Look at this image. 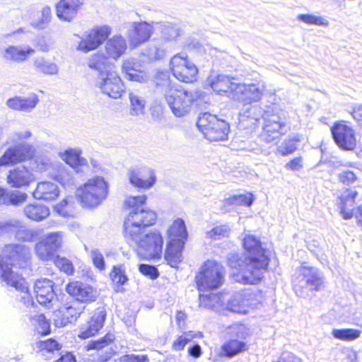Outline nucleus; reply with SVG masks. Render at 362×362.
Masks as SVG:
<instances>
[{
	"label": "nucleus",
	"mask_w": 362,
	"mask_h": 362,
	"mask_svg": "<svg viewBox=\"0 0 362 362\" xmlns=\"http://www.w3.org/2000/svg\"><path fill=\"white\" fill-rule=\"evenodd\" d=\"M245 252L230 254L229 266L238 271L233 274L235 281L243 284H256L263 278L269 259L265 254L261 241L252 235H247L243 241Z\"/></svg>",
	"instance_id": "1"
},
{
	"label": "nucleus",
	"mask_w": 362,
	"mask_h": 362,
	"mask_svg": "<svg viewBox=\"0 0 362 362\" xmlns=\"http://www.w3.org/2000/svg\"><path fill=\"white\" fill-rule=\"evenodd\" d=\"M31 136L32 133L28 130L11 134L7 141L11 145L0 157V167L14 165L33 158L32 167L34 170L38 172L47 170L52 164L49 158L47 156H35V146L25 141Z\"/></svg>",
	"instance_id": "2"
},
{
	"label": "nucleus",
	"mask_w": 362,
	"mask_h": 362,
	"mask_svg": "<svg viewBox=\"0 0 362 362\" xmlns=\"http://www.w3.org/2000/svg\"><path fill=\"white\" fill-rule=\"evenodd\" d=\"M146 196H132L126 199L124 204L130 209L124 222V232L126 239H136V234L153 225L156 220V214L145 209Z\"/></svg>",
	"instance_id": "3"
},
{
	"label": "nucleus",
	"mask_w": 362,
	"mask_h": 362,
	"mask_svg": "<svg viewBox=\"0 0 362 362\" xmlns=\"http://www.w3.org/2000/svg\"><path fill=\"white\" fill-rule=\"evenodd\" d=\"M156 80V85L160 87L173 113L178 117L185 115L194 100L193 93L173 85L166 72L160 73Z\"/></svg>",
	"instance_id": "4"
},
{
	"label": "nucleus",
	"mask_w": 362,
	"mask_h": 362,
	"mask_svg": "<svg viewBox=\"0 0 362 362\" xmlns=\"http://www.w3.org/2000/svg\"><path fill=\"white\" fill-rule=\"evenodd\" d=\"M81 149L70 148L66 150L63 154V160L69 165L71 169L63 164L59 165L57 166L53 177L64 188L73 189L74 187L76 186L73 171L80 173L88 168V160L81 156Z\"/></svg>",
	"instance_id": "5"
},
{
	"label": "nucleus",
	"mask_w": 362,
	"mask_h": 362,
	"mask_svg": "<svg viewBox=\"0 0 362 362\" xmlns=\"http://www.w3.org/2000/svg\"><path fill=\"white\" fill-rule=\"evenodd\" d=\"M108 184L103 177L89 179L76 190V196L83 207L94 208L100 205L108 194Z\"/></svg>",
	"instance_id": "6"
},
{
	"label": "nucleus",
	"mask_w": 362,
	"mask_h": 362,
	"mask_svg": "<svg viewBox=\"0 0 362 362\" xmlns=\"http://www.w3.org/2000/svg\"><path fill=\"white\" fill-rule=\"evenodd\" d=\"M170 240L167 245L165 259L173 267L182 261V250L187 237L185 223L181 218L176 219L168 229Z\"/></svg>",
	"instance_id": "7"
},
{
	"label": "nucleus",
	"mask_w": 362,
	"mask_h": 362,
	"mask_svg": "<svg viewBox=\"0 0 362 362\" xmlns=\"http://www.w3.org/2000/svg\"><path fill=\"white\" fill-rule=\"evenodd\" d=\"M136 239H126L129 244L134 243L136 246V253L141 259H160L163 239L161 234L154 230L142 235L136 234Z\"/></svg>",
	"instance_id": "8"
},
{
	"label": "nucleus",
	"mask_w": 362,
	"mask_h": 362,
	"mask_svg": "<svg viewBox=\"0 0 362 362\" xmlns=\"http://www.w3.org/2000/svg\"><path fill=\"white\" fill-rule=\"evenodd\" d=\"M197 128L210 141L227 139L230 130L229 124L209 112L201 114L197 122Z\"/></svg>",
	"instance_id": "9"
},
{
	"label": "nucleus",
	"mask_w": 362,
	"mask_h": 362,
	"mask_svg": "<svg viewBox=\"0 0 362 362\" xmlns=\"http://www.w3.org/2000/svg\"><path fill=\"white\" fill-rule=\"evenodd\" d=\"M227 334L230 339L221 346V355L231 358L247 350V344L244 341L248 336L247 329L242 324H235L228 328Z\"/></svg>",
	"instance_id": "10"
},
{
	"label": "nucleus",
	"mask_w": 362,
	"mask_h": 362,
	"mask_svg": "<svg viewBox=\"0 0 362 362\" xmlns=\"http://www.w3.org/2000/svg\"><path fill=\"white\" fill-rule=\"evenodd\" d=\"M222 266L216 262L207 260L196 276V283L199 291L216 289L223 283Z\"/></svg>",
	"instance_id": "11"
},
{
	"label": "nucleus",
	"mask_w": 362,
	"mask_h": 362,
	"mask_svg": "<svg viewBox=\"0 0 362 362\" xmlns=\"http://www.w3.org/2000/svg\"><path fill=\"white\" fill-rule=\"evenodd\" d=\"M173 76L180 81L192 83L196 80L198 69L184 54L175 55L170 60Z\"/></svg>",
	"instance_id": "12"
},
{
	"label": "nucleus",
	"mask_w": 362,
	"mask_h": 362,
	"mask_svg": "<svg viewBox=\"0 0 362 362\" xmlns=\"http://www.w3.org/2000/svg\"><path fill=\"white\" fill-rule=\"evenodd\" d=\"M263 131L261 133L260 139L267 142L271 143L275 141L280 134L286 132V126L282 122L281 118L274 113L273 110L268 107L266 115L264 119Z\"/></svg>",
	"instance_id": "13"
},
{
	"label": "nucleus",
	"mask_w": 362,
	"mask_h": 362,
	"mask_svg": "<svg viewBox=\"0 0 362 362\" xmlns=\"http://www.w3.org/2000/svg\"><path fill=\"white\" fill-rule=\"evenodd\" d=\"M298 283L295 284L296 292L298 288H308L310 291H318L324 285L322 273L314 267H300L298 269Z\"/></svg>",
	"instance_id": "14"
},
{
	"label": "nucleus",
	"mask_w": 362,
	"mask_h": 362,
	"mask_svg": "<svg viewBox=\"0 0 362 362\" xmlns=\"http://www.w3.org/2000/svg\"><path fill=\"white\" fill-rule=\"evenodd\" d=\"M95 87L100 89L102 93L113 99L121 98L124 92V83L114 71L101 78H96Z\"/></svg>",
	"instance_id": "15"
},
{
	"label": "nucleus",
	"mask_w": 362,
	"mask_h": 362,
	"mask_svg": "<svg viewBox=\"0 0 362 362\" xmlns=\"http://www.w3.org/2000/svg\"><path fill=\"white\" fill-rule=\"evenodd\" d=\"M111 33V28L108 25L98 26L88 31L82 39L77 49L87 53L100 47Z\"/></svg>",
	"instance_id": "16"
},
{
	"label": "nucleus",
	"mask_w": 362,
	"mask_h": 362,
	"mask_svg": "<svg viewBox=\"0 0 362 362\" xmlns=\"http://www.w3.org/2000/svg\"><path fill=\"white\" fill-rule=\"evenodd\" d=\"M266 112L258 105H245L239 113V129L252 132L264 119Z\"/></svg>",
	"instance_id": "17"
},
{
	"label": "nucleus",
	"mask_w": 362,
	"mask_h": 362,
	"mask_svg": "<svg viewBox=\"0 0 362 362\" xmlns=\"http://www.w3.org/2000/svg\"><path fill=\"white\" fill-rule=\"evenodd\" d=\"M2 255H0L1 259L3 257L11 261L9 264H17L19 267H23L30 257V248L25 245L21 243H11L5 245L1 250ZM4 261V259H2Z\"/></svg>",
	"instance_id": "18"
},
{
	"label": "nucleus",
	"mask_w": 362,
	"mask_h": 362,
	"mask_svg": "<svg viewBox=\"0 0 362 362\" xmlns=\"http://www.w3.org/2000/svg\"><path fill=\"white\" fill-rule=\"evenodd\" d=\"M264 87L258 84H245L238 83L233 90V99L245 105H250L259 100L262 95Z\"/></svg>",
	"instance_id": "19"
},
{
	"label": "nucleus",
	"mask_w": 362,
	"mask_h": 362,
	"mask_svg": "<svg viewBox=\"0 0 362 362\" xmlns=\"http://www.w3.org/2000/svg\"><path fill=\"white\" fill-rule=\"evenodd\" d=\"M332 137L336 144L344 150H352L356 146L354 130L346 124L335 123L331 129Z\"/></svg>",
	"instance_id": "20"
},
{
	"label": "nucleus",
	"mask_w": 362,
	"mask_h": 362,
	"mask_svg": "<svg viewBox=\"0 0 362 362\" xmlns=\"http://www.w3.org/2000/svg\"><path fill=\"white\" fill-rule=\"evenodd\" d=\"M153 33V26L146 21L134 22L127 31L129 45L136 48L148 41Z\"/></svg>",
	"instance_id": "21"
},
{
	"label": "nucleus",
	"mask_w": 362,
	"mask_h": 362,
	"mask_svg": "<svg viewBox=\"0 0 362 362\" xmlns=\"http://www.w3.org/2000/svg\"><path fill=\"white\" fill-rule=\"evenodd\" d=\"M207 83L217 94L226 95L232 99L233 90L236 88L238 83L235 82L234 77L225 74H211L208 77Z\"/></svg>",
	"instance_id": "22"
},
{
	"label": "nucleus",
	"mask_w": 362,
	"mask_h": 362,
	"mask_svg": "<svg viewBox=\"0 0 362 362\" xmlns=\"http://www.w3.org/2000/svg\"><path fill=\"white\" fill-rule=\"evenodd\" d=\"M129 178L132 185L143 189L151 187L156 180L153 170L148 167H134L129 170Z\"/></svg>",
	"instance_id": "23"
},
{
	"label": "nucleus",
	"mask_w": 362,
	"mask_h": 362,
	"mask_svg": "<svg viewBox=\"0 0 362 362\" xmlns=\"http://www.w3.org/2000/svg\"><path fill=\"white\" fill-rule=\"evenodd\" d=\"M106 316L104 307L95 309L90 320L81 326L78 337L81 339H88L94 336L103 327Z\"/></svg>",
	"instance_id": "24"
},
{
	"label": "nucleus",
	"mask_w": 362,
	"mask_h": 362,
	"mask_svg": "<svg viewBox=\"0 0 362 362\" xmlns=\"http://www.w3.org/2000/svg\"><path fill=\"white\" fill-rule=\"evenodd\" d=\"M66 292L80 303L95 301L97 298V291L93 286L81 281H72L66 286Z\"/></svg>",
	"instance_id": "25"
},
{
	"label": "nucleus",
	"mask_w": 362,
	"mask_h": 362,
	"mask_svg": "<svg viewBox=\"0 0 362 362\" xmlns=\"http://www.w3.org/2000/svg\"><path fill=\"white\" fill-rule=\"evenodd\" d=\"M34 180V174L25 165H18L9 170L6 176L7 183L13 188L27 187Z\"/></svg>",
	"instance_id": "26"
},
{
	"label": "nucleus",
	"mask_w": 362,
	"mask_h": 362,
	"mask_svg": "<svg viewBox=\"0 0 362 362\" xmlns=\"http://www.w3.org/2000/svg\"><path fill=\"white\" fill-rule=\"evenodd\" d=\"M54 283L48 279H40L35 281L34 291L37 302L45 306H49L53 300L57 299L54 288Z\"/></svg>",
	"instance_id": "27"
},
{
	"label": "nucleus",
	"mask_w": 362,
	"mask_h": 362,
	"mask_svg": "<svg viewBox=\"0 0 362 362\" xmlns=\"http://www.w3.org/2000/svg\"><path fill=\"white\" fill-rule=\"evenodd\" d=\"M16 234V238L23 241L31 240L32 232L15 219L0 221V235Z\"/></svg>",
	"instance_id": "28"
},
{
	"label": "nucleus",
	"mask_w": 362,
	"mask_h": 362,
	"mask_svg": "<svg viewBox=\"0 0 362 362\" xmlns=\"http://www.w3.org/2000/svg\"><path fill=\"white\" fill-rule=\"evenodd\" d=\"M83 3V0H60L56 5L57 16L61 21L71 22Z\"/></svg>",
	"instance_id": "29"
},
{
	"label": "nucleus",
	"mask_w": 362,
	"mask_h": 362,
	"mask_svg": "<svg viewBox=\"0 0 362 362\" xmlns=\"http://www.w3.org/2000/svg\"><path fill=\"white\" fill-rule=\"evenodd\" d=\"M34 53L35 49L28 45H10L5 49L3 57L6 60L21 63L26 61Z\"/></svg>",
	"instance_id": "30"
},
{
	"label": "nucleus",
	"mask_w": 362,
	"mask_h": 362,
	"mask_svg": "<svg viewBox=\"0 0 362 362\" xmlns=\"http://www.w3.org/2000/svg\"><path fill=\"white\" fill-rule=\"evenodd\" d=\"M358 192L354 189H346L339 197L340 214L346 220L353 216V209Z\"/></svg>",
	"instance_id": "31"
},
{
	"label": "nucleus",
	"mask_w": 362,
	"mask_h": 362,
	"mask_svg": "<svg viewBox=\"0 0 362 362\" xmlns=\"http://www.w3.org/2000/svg\"><path fill=\"white\" fill-rule=\"evenodd\" d=\"M88 66L98 72L96 78H101L109 73L113 71L107 57L100 53L92 54L88 60Z\"/></svg>",
	"instance_id": "32"
},
{
	"label": "nucleus",
	"mask_w": 362,
	"mask_h": 362,
	"mask_svg": "<svg viewBox=\"0 0 362 362\" xmlns=\"http://www.w3.org/2000/svg\"><path fill=\"white\" fill-rule=\"evenodd\" d=\"M85 308L84 305L77 301H73L62 307L59 313L62 314L61 325L66 326L69 323L74 322Z\"/></svg>",
	"instance_id": "33"
},
{
	"label": "nucleus",
	"mask_w": 362,
	"mask_h": 362,
	"mask_svg": "<svg viewBox=\"0 0 362 362\" xmlns=\"http://www.w3.org/2000/svg\"><path fill=\"white\" fill-rule=\"evenodd\" d=\"M33 194L36 199L52 201L59 196V190L57 185L53 182H41L37 184Z\"/></svg>",
	"instance_id": "34"
},
{
	"label": "nucleus",
	"mask_w": 362,
	"mask_h": 362,
	"mask_svg": "<svg viewBox=\"0 0 362 362\" xmlns=\"http://www.w3.org/2000/svg\"><path fill=\"white\" fill-rule=\"evenodd\" d=\"M126 49V40L121 35H115L106 42V53L114 59L119 58L125 52Z\"/></svg>",
	"instance_id": "35"
},
{
	"label": "nucleus",
	"mask_w": 362,
	"mask_h": 362,
	"mask_svg": "<svg viewBox=\"0 0 362 362\" xmlns=\"http://www.w3.org/2000/svg\"><path fill=\"white\" fill-rule=\"evenodd\" d=\"M33 64L35 70L37 72L45 75H55L59 71V68L57 64L47 59L44 57H35L33 59Z\"/></svg>",
	"instance_id": "36"
},
{
	"label": "nucleus",
	"mask_w": 362,
	"mask_h": 362,
	"mask_svg": "<svg viewBox=\"0 0 362 362\" xmlns=\"http://www.w3.org/2000/svg\"><path fill=\"white\" fill-rule=\"evenodd\" d=\"M24 214L33 221H41L49 215V209L45 205L32 204L24 208Z\"/></svg>",
	"instance_id": "37"
},
{
	"label": "nucleus",
	"mask_w": 362,
	"mask_h": 362,
	"mask_svg": "<svg viewBox=\"0 0 362 362\" xmlns=\"http://www.w3.org/2000/svg\"><path fill=\"white\" fill-rule=\"evenodd\" d=\"M224 300L220 293H209L199 295V307L206 309L216 310L223 306Z\"/></svg>",
	"instance_id": "38"
},
{
	"label": "nucleus",
	"mask_w": 362,
	"mask_h": 362,
	"mask_svg": "<svg viewBox=\"0 0 362 362\" xmlns=\"http://www.w3.org/2000/svg\"><path fill=\"white\" fill-rule=\"evenodd\" d=\"M156 24L159 25V28L160 29L162 36L166 40L171 41L175 40L182 33V30L181 28L175 23L164 22L156 23Z\"/></svg>",
	"instance_id": "39"
},
{
	"label": "nucleus",
	"mask_w": 362,
	"mask_h": 362,
	"mask_svg": "<svg viewBox=\"0 0 362 362\" xmlns=\"http://www.w3.org/2000/svg\"><path fill=\"white\" fill-rule=\"evenodd\" d=\"M52 18V10L49 6H45L41 10V16L37 19L32 20L30 25L37 30L45 29Z\"/></svg>",
	"instance_id": "40"
},
{
	"label": "nucleus",
	"mask_w": 362,
	"mask_h": 362,
	"mask_svg": "<svg viewBox=\"0 0 362 362\" xmlns=\"http://www.w3.org/2000/svg\"><path fill=\"white\" fill-rule=\"evenodd\" d=\"M64 233L62 231L50 232L44 235L42 240L57 251L62 246Z\"/></svg>",
	"instance_id": "41"
},
{
	"label": "nucleus",
	"mask_w": 362,
	"mask_h": 362,
	"mask_svg": "<svg viewBox=\"0 0 362 362\" xmlns=\"http://www.w3.org/2000/svg\"><path fill=\"white\" fill-rule=\"evenodd\" d=\"M253 195L251 193L239 194L230 196L225 199L227 205L250 206L253 203Z\"/></svg>",
	"instance_id": "42"
},
{
	"label": "nucleus",
	"mask_w": 362,
	"mask_h": 362,
	"mask_svg": "<svg viewBox=\"0 0 362 362\" xmlns=\"http://www.w3.org/2000/svg\"><path fill=\"white\" fill-rule=\"evenodd\" d=\"M5 198V205L18 206L25 202L28 195L25 192L18 190L6 189Z\"/></svg>",
	"instance_id": "43"
},
{
	"label": "nucleus",
	"mask_w": 362,
	"mask_h": 362,
	"mask_svg": "<svg viewBox=\"0 0 362 362\" xmlns=\"http://www.w3.org/2000/svg\"><path fill=\"white\" fill-rule=\"evenodd\" d=\"M35 252L37 257L42 261H50L55 258L56 251L40 240L35 245Z\"/></svg>",
	"instance_id": "44"
},
{
	"label": "nucleus",
	"mask_w": 362,
	"mask_h": 362,
	"mask_svg": "<svg viewBox=\"0 0 362 362\" xmlns=\"http://www.w3.org/2000/svg\"><path fill=\"white\" fill-rule=\"evenodd\" d=\"M131 115H139L144 113L146 105L145 100L134 93H130L129 95Z\"/></svg>",
	"instance_id": "45"
},
{
	"label": "nucleus",
	"mask_w": 362,
	"mask_h": 362,
	"mask_svg": "<svg viewBox=\"0 0 362 362\" xmlns=\"http://www.w3.org/2000/svg\"><path fill=\"white\" fill-rule=\"evenodd\" d=\"M361 332L355 329H334L332 335L334 338L343 341H351L360 337Z\"/></svg>",
	"instance_id": "46"
},
{
	"label": "nucleus",
	"mask_w": 362,
	"mask_h": 362,
	"mask_svg": "<svg viewBox=\"0 0 362 362\" xmlns=\"http://www.w3.org/2000/svg\"><path fill=\"white\" fill-rule=\"evenodd\" d=\"M296 18L298 21L307 25H315L323 27H327L329 25V22L327 19L314 14H299L297 16Z\"/></svg>",
	"instance_id": "47"
},
{
	"label": "nucleus",
	"mask_w": 362,
	"mask_h": 362,
	"mask_svg": "<svg viewBox=\"0 0 362 362\" xmlns=\"http://www.w3.org/2000/svg\"><path fill=\"white\" fill-rule=\"evenodd\" d=\"M115 340L113 334L107 333L103 337L98 339L90 341L86 346L87 350L96 349L98 351L106 349Z\"/></svg>",
	"instance_id": "48"
},
{
	"label": "nucleus",
	"mask_w": 362,
	"mask_h": 362,
	"mask_svg": "<svg viewBox=\"0 0 362 362\" xmlns=\"http://www.w3.org/2000/svg\"><path fill=\"white\" fill-rule=\"evenodd\" d=\"M196 337L197 334L192 331L185 332L173 341L172 349L175 351H181Z\"/></svg>",
	"instance_id": "49"
},
{
	"label": "nucleus",
	"mask_w": 362,
	"mask_h": 362,
	"mask_svg": "<svg viewBox=\"0 0 362 362\" xmlns=\"http://www.w3.org/2000/svg\"><path fill=\"white\" fill-rule=\"evenodd\" d=\"M53 262L60 271L63 272L69 276L74 274V267L72 262L69 259L59 255H56Z\"/></svg>",
	"instance_id": "50"
},
{
	"label": "nucleus",
	"mask_w": 362,
	"mask_h": 362,
	"mask_svg": "<svg viewBox=\"0 0 362 362\" xmlns=\"http://www.w3.org/2000/svg\"><path fill=\"white\" fill-rule=\"evenodd\" d=\"M73 206V197H66L57 204L54 209L56 211L62 216L67 217L70 216L71 209Z\"/></svg>",
	"instance_id": "51"
},
{
	"label": "nucleus",
	"mask_w": 362,
	"mask_h": 362,
	"mask_svg": "<svg viewBox=\"0 0 362 362\" xmlns=\"http://www.w3.org/2000/svg\"><path fill=\"white\" fill-rule=\"evenodd\" d=\"M110 276L117 286H122L128 281L124 269L122 266H114Z\"/></svg>",
	"instance_id": "52"
},
{
	"label": "nucleus",
	"mask_w": 362,
	"mask_h": 362,
	"mask_svg": "<svg viewBox=\"0 0 362 362\" xmlns=\"http://www.w3.org/2000/svg\"><path fill=\"white\" fill-rule=\"evenodd\" d=\"M298 139L291 138L285 140L278 146V151L282 156H286L293 153L297 148V142Z\"/></svg>",
	"instance_id": "53"
},
{
	"label": "nucleus",
	"mask_w": 362,
	"mask_h": 362,
	"mask_svg": "<svg viewBox=\"0 0 362 362\" xmlns=\"http://www.w3.org/2000/svg\"><path fill=\"white\" fill-rule=\"evenodd\" d=\"M38 102L39 99L35 93H30L26 97L21 96V111L30 112Z\"/></svg>",
	"instance_id": "54"
},
{
	"label": "nucleus",
	"mask_w": 362,
	"mask_h": 362,
	"mask_svg": "<svg viewBox=\"0 0 362 362\" xmlns=\"http://www.w3.org/2000/svg\"><path fill=\"white\" fill-rule=\"evenodd\" d=\"M164 50L155 44L149 45L144 51V54L150 60H157L164 56Z\"/></svg>",
	"instance_id": "55"
},
{
	"label": "nucleus",
	"mask_w": 362,
	"mask_h": 362,
	"mask_svg": "<svg viewBox=\"0 0 362 362\" xmlns=\"http://www.w3.org/2000/svg\"><path fill=\"white\" fill-rule=\"evenodd\" d=\"M119 362H150V359L146 354H128L121 356Z\"/></svg>",
	"instance_id": "56"
},
{
	"label": "nucleus",
	"mask_w": 362,
	"mask_h": 362,
	"mask_svg": "<svg viewBox=\"0 0 362 362\" xmlns=\"http://www.w3.org/2000/svg\"><path fill=\"white\" fill-rule=\"evenodd\" d=\"M139 270L143 275L148 276L151 279H156L159 276V272L158 269L153 265L140 264L139 265Z\"/></svg>",
	"instance_id": "57"
},
{
	"label": "nucleus",
	"mask_w": 362,
	"mask_h": 362,
	"mask_svg": "<svg viewBox=\"0 0 362 362\" xmlns=\"http://www.w3.org/2000/svg\"><path fill=\"white\" fill-rule=\"evenodd\" d=\"M229 228L227 226H219L207 233V236L214 240H219L228 235Z\"/></svg>",
	"instance_id": "58"
},
{
	"label": "nucleus",
	"mask_w": 362,
	"mask_h": 362,
	"mask_svg": "<svg viewBox=\"0 0 362 362\" xmlns=\"http://www.w3.org/2000/svg\"><path fill=\"white\" fill-rule=\"evenodd\" d=\"M90 257L92 258L93 263L96 268L100 271L105 269V263L104 257L98 249L91 250Z\"/></svg>",
	"instance_id": "59"
},
{
	"label": "nucleus",
	"mask_w": 362,
	"mask_h": 362,
	"mask_svg": "<svg viewBox=\"0 0 362 362\" xmlns=\"http://www.w3.org/2000/svg\"><path fill=\"white\" fill-rule=\"evenodd\" d=\"M338 180L344 185H349L353 184L356 180V175L351 170H343L338 173Z\"/></svg>",
	"instance_id": "60"
},
{
	"label": "nucleus",
	"mask_w": 362,
	"mask_h": 362,
	"mask_svg": "<svg viewBox=\"0 0 362 362\" xmlns=\"http://www.w3.org/2000/svg\"><path fill=\"white\" fill-rule=\"evenodd\" d=\"M38 348L41 351L46 350L48 352H52L54 350H59L60 349V345L56 340L49 339L46 341H39Z\"/></svg>",
	"instance_id": "61"
},
{
	"label": "nucleus",
	"mask_w": 362,
	"mask_h": 362,
	"mask_svg": "<svg viewBox=\"0 0 362 362\" xmlns=\"http://www.w3.org/2000/svg\"><path fill=\"white\" fill-rule=\"evenodd\" d=\"M38 332L42 335H47L50 333V325L44 315H40L37 317Z\"/></svg>",
	"instance_id": "62"
},
{
	"label": "nucleus",
	"mask_w": 362,
	"mask_h": 362,
	"mask_svg": "<svg viewBox=\"0 0 362 362\" xmlns=\"http://www.w3.org/2000/svg\"><path fill=\"white\" fill-rule=\"evenodd\" d=\"M140 64L133 59H129L124 60L122 65V71L125 74V76L129 73H133L135 71L139 69Z\"/></svg>",
	"instance_id": "63"
},
{
	"label": "nucleus",
	"mask_w": 362,
	"mask_h": 362,
	"mask_svg": "<svg viewBox=\"0 0 362 362\" xmlns=\"http://www.w3.org/2000/svg\"><path fill=\"white\" fill-rule=\"evenodd\" d=\"M125 77L129 81H136L139 83L146 82L148 78V76L140 69H138L137 71H135L133 73H129V74Z\"/></svg>",
	"instance_id": "64"
}]
</instances>
